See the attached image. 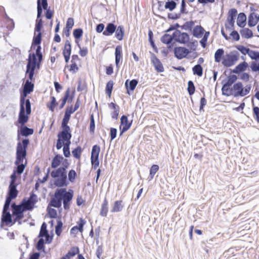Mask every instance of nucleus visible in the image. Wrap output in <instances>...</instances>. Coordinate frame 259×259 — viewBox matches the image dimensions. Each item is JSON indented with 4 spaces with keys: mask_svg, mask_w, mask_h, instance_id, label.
Returning <instances> with one entry per match:
<instances>
[{
    "mask_svg": "<svg viewBox=\"0 0 259 259\" xmlns=\"http://www.w3.org/2000/svg\"><path fill=\"white\" fill-rule=\"evenodd\" d=\"M192 71L194 75L200 77L203 74V68L201 65L197 64L192 68Z\"/></svg>",
    "mask_w": 259,
    "mask_h": 259,
    "instance_id": "41",
    "label": "nucleus"
},
{
    "mask_svg": "<svg viewBox=\"0 0 259 259\" xmlns=\"http://www.w3.org/2000/svg\"><path fill=\"white\" fill-rule=\"evenodd\" d=\"M28 92L23 90L20 91V110L18 114V123L24 124L26 123L31 113V103L29 99H26Z\"/></svg>",
    "mask_w": 259,
    "mask_h": 259,
    "instance_id": "3",
    "label": "nucleus"
},
{
    "mask_svg": "<svg viewBox=\"0 0 259 259\" xmlns=\"http://www.w3.org/2000/svg\"><path fill=\"white\" fill-rule=\"evenodd\" d=\"M228 96L231 95L234 97L239 96L242 97L243 95V84L241 82H237L233 85L229 92L228 93Z\"/></svg>",
    "mask_w": 259,
    "mask_h": 259,
    "instance_id": "14",
    "label": "nucleus"
},
{
    "mask_svg": "<svg viewBox=\"0 0 259 259\" xmlns=\"http://www.w3.org/2000/svg\"><path fill=\"white\" fill-rule=\"evenodd\" d=\"M173 40H174V36H173V34L170 35L168 33H165L161 36L160 38L161 42L166 45H169V44L171 43Z\"/></svg>",
    "mask_w": 259,
    "mask_h": 259,
    "instance_id": "35",
    "label": "nucleus"
},
{
    "mask_svg": "<svg viewBox=\"0 0 259 259\" xmlns=\"http://www.w3.org/2000/svg\"><path fill=\"white\" fill-rule=\"evenodd\" d=\"M179 1V0H167L164 5V8L169 10V11H172L177 6V3L176 1Z\"/></svg>",
    "mask_w": 259,
    "mask_h": 259,
    "instance_id": "33",
    "label": "nucleus"
},
{
    "mask_svg": "<svg viewBox=\"0 0 259 259\" xmlns=\"http://www.w3.org/2000/svg\"><path fill=\"white\" fill-rule=\"evenodd\" d=\"M237 14V10L235 8L229 10L228 12V18L227 21L230 25L232 28L234 27L235 20Z\"/></svg>",
    "mask_w": 259,
    "mask_h": 259,
    "instance_id": "21",
    "label": "nucleus"
},
{
    "mask_svg": "<svg viewBox=\"0 0 259 259\" xmlns=\"http://www.w3.org/2000/svg\"><path fill=\"white\" fill-rule=\"evenodd\" d=\"M159 166L157 164H153L150 169L149 180H152L155 174L159 170Z\"/></svg>",
    "mask_w": 259,
    "mask_h": 259,
    "instance_id": "49",
    "label": "nucleus"
},
{
    "mask_svg": "<svg viewBox=\"0 0 259 259\" xmlns=\"http://www.w3.org/2000/svg\"><path fill=\"white\" fill-rule=\"evenodd\" d=\"M86 223V221L82 218H80L78 222H77V225L75 227H77L78 230L80 233L83 231V227Z\"/></svg>",
    "mask_w": 259,
    "mask_h": 259,
    "instance_id": "54",
    "label": "nucleus"
},
{
    "mask_svg": "<svg viewBox=\"0 0 259 259\" xmlns=\"http://www.w3.org/2000/svg\"><path fill=\"white\" fill-rule=\"evenodd\" d=\"M138 83V81L136 79H133L131 80H126L125 82V87L127 91V93L130 95V91H133L135 89Z\"/></svg>",
    "mask_w": 259,
    "mask_h": 259,
    "instance_id": "23",
    "label": "nucleus"
},
{
    "mask_svg": "<svg viewBox=\"0 0 259 259\" xmlns=\"http://www.w3.org/2000/svg\"><path fill=\"white\" fill-rule=\"evenodd\" d=\"M151 62L157 72L161 73L164 71V68L162 64L160 62V60L153 53H152Z\"/></svg>",
    "mask_w": 259,
    "mask_h": 259,
    "instance_id": "17",
    "label": "nucleus"
},
{
    "mask_svg": "<svg viewBox=\"0 0 259 259\" xmlns=\"http://www.w3.org/2000/svg\"><path fill=\"white\" fill-rule=\"evenodd\" d=\"M132 122H129L127 116L123 115L120 118V125L119 126L120 136L126 132L131 127Z\"/></svg>",
    "mask_w": 259,
    "mask_h": 259,
    "instance_id": "16",
    "label": "nucleus"
},
{
    "mask_svg": "<svg viewBox=\"0 0 259 259\" xmlns=\"http://www.w3.org/2000/svg\"><path fill=\"white\" fill-rule=\"evenodd\" d=\"M250 68L253 72H258L259 71V63H257L255 61L251 62L250 64Z\"/></svg>",
    "mask_w": 259,
    "mask_h": 259,
    "instance_id": "64",
    "label": "nucleus"
},
{
    "mask_svg": "<svg viewBox=\"0 0 259 259\" xmlns=\"http://www.w3.org/2000/svg\"><path fill=\"white\" fill-rule=\"evenodd\" d=\"M41 40L42 33L41 31H36V33L34 31L30 50H35V51L37 52L41 51V47L40 44Z\"/></svg>",
    "mask_w": 259,
    "mask_h": 259,
    "instance_id": "12",
    "label": "nucleus"
},
{
    "mask_svg": "<svg viewBox=\"0 0 259 259\" xmlns=\"http://www.w3.org/2000/svg\"><path fill=\"white\" fill-rule=\"evenodd\" d=\"M44 5L40 0H37V18H41L42 15V10H47L48 7L44 8Z\"/></svg>",
    "mask_w": 259,
    "mask_h": 259,
    "instance_id": "38",
    "label": "nucleus"
},
{
    "mask_svg": "<svg viewBox=\"0 0 259 259\" xmlns=\"http://www.w3.org/2000/svg\"><path fill=\"white\" fill-rule=\"evenodd\" d=\"M174 53L177 59L181 60L186 58L190 53V51L185 47H176L174 48Z\"/></svg>",
    "mask_w": 259,
    "mask_h": 259,
    "instance_id": "15",
    "label": "nucleus"
},
{
    "mask_svg": "<svg viewBox=\"0 0 259 259\" xmlns=\"http://www.w3.org/2000/svg\"><path fill=\"white\" fill-rule=\"evenodd\" d=\"M18 193L19 191L18 190L8 188L5 204L10 205L12 200L15 199L17 197Z\"/></svg>",
    "mask_w": 259,
    "mask_h": 259,
    "instance_id": "18",
    "label": "nucleus"
},
{
    "mask_svg": "<svg viewBox=\"0 0 259 259\" xmlns=\"http://www.w3.org/2000/svg\"><path fill=\"white\" fill-rule=\"evenodd\" d=\"M187 91L190 96H192L194 94L195 92V87L193 81L189 80L188 81Z\"/></svg>",
    "mask_w": 259,
    "mask_h": 259,
    "instance_id": "51",
    "label": "nucleus"
},
{
    "mask_svg": "<svg viewBox=\"0 0 259 259\" xmlns=\"http://www.w3.org/2000/svg\"><path fill=\"white\" fill-rule=\"evenodd\" d=\"M174 40L180 44H186L189 42L190 36L187 32H182L179 30H176L173 32Z\"/></svg>",
    "mask_w": 259,
    "mask_h": 259,
    "instance_id": "13",
    "label": "nucleus"
},
{
    "mask_svg": "<svg viewBox=\"0 0 259 259\" xmlns=\"http://www.w3.org/2000/svg\"><path fill=\"white\" fill-rule=\"evenodd\" d=\"M248 55L252 60L255 61L259 60V52L258 51L250 49Z\"/></svg>",
    "mask_w": 259,
    "mask_h": 259,
    "instance_id": "53",
    "label": "nucleus"
},
{
    "mask_svg": "<svg viewBox=\"0 0 259 259\" xmlns=\"http://www.w3.org/2000/svg\"><path fill=\"white\" fill-rule=\"evenodd\" d=\"M73 197V191L69 189L68 191L65 188L57 189L54 196L51 198L49 205L59 208L62 206L63 201V207L65 210L70 208V202Z\"/></svg>",
    "mask_w": 259,
    "mask_h": 259,
    "instance_id": "2",
    "label": "nucleus"
},
{
    "mask_svg": "<svg viewBox=\"0 0 259 259\" xmlns=\"http://www.w3.org/2000/svg\"><path fill=\"white\" fill-rule=\"evenodd\" d=\"M35 247L37 250L42 251L44 252H45V240L44 238L39 239L35 245Z\"/></svg>",
    "mask_w": 259,
    "mask_h": 259,
    "instance_id": "46",
    "label": "nucleus"
},
{
    "mask_svg": "<svg viewBox=\"0 0 259 259\" xmlns=\"http://www.w3.org/2000/svg\"><path fill=\"white\" fill-rule=\"evenodd\" d=\"M116 30V25L113 22H110L106 24L105 30L103 32V35L105 36H111Z\"/></svg>",
    "mask_w": 259,
    "mask_h": 259,
    "instance_id": "19",
    "label": "nucleus"
},
{
    "mask_svg": "<svg viewBox=\"0 0 259 259\" xmlns=\"http://www.w3.org/2000/svg\"><path fill=\"white\" fill-rule=\"evenodd\" d=\"M108 202L107 199L105 198L102 204L100 214L102 217H106L108 211Z\"/></svg>",
    "mask_w": 259,
    "mask_h": 259,
    "instance_id": "37",
    "label": "nucleus"
},
{
    "mask_svg": "<svg viewBox=\"0 0 259 259\" xmlns=\"http://www.w3.org/2000/svg\"><path fill=\"white\" fill-rule=\"evenodd\" d=\"M29 55L27 59L26 66L35 71V69L39 70L40 68L41 62L43 60V55L41 51L31 53L30 50L28 51Z\"/></svg>",
    "mask_w": 259,
    "mask_h": 259,
    "instance_id": "5",
    "label": "nucleus"
},
{
    "mask_svg": "<svg viewBox=\"0 0 259 259\" xmlns=\"http://www.w3.org/2000/svg\"><path fill=\"white\" fill-rule=\"evenodd\" d=\"M10 182L8 187V188L11 189L17 190V187L18 186V184L16 181L17 180V177H15L14 175H11L10 177Z\"/></svg>",
    "mask_w": 259,
    "mask_h": 259,
    "instance_id": "43",
    "label": "nucleus"
},
{
    "mask_svg": "<svg viewBox=\"0 0 259 259\" xmlns=\"http://www.w3.org/2000/svg\"><path fill=\"white\" fill-rule=\"evenodd\" d=\"M122 201L117 200L114 202V205L111 210L112 212H120L122 210L123 206L122 205Z\"/></svg>",
    "mask_w": 259,
    "mask_h": 259,
    "instance_id": "36",
    "label": "nucleus"
},
{
    "mask_svg": "<svg viewBox=\"0 0 259 259\" xmlns=\"http://www.w3.org/2000/svg\"><path fill=\"white\" fill-rule=\"evenodd\" d=\"M51 100L50 102L47 104V107L51 111L54 112L55 108L58 105V103L57 102L56 99L54 96H52Z\"/></svg>",
    "mask_w": 259,
    "mask_h": 259,
    "instance_id": "40",
    "label": "nucleus"
},
{
    "mask_svg": "<svg viewBox=\"0 0 259 259\" xmlns=\"http://www.w3.org/2000/svg\"><path fill=\"white\" fill-rule=\"evenodd\" d=\"M51 176L56 179L54 181V185L58 187H67L69 184L67 180V173L64 171L63 168L60 167L55 168L51 172Z\"/></svg>",
    "mask_w": 259,
    "mask_h": 259,
    "instance_id": "4",
    "label": "nucleus"
},
{
    "mask_svg": "<svg viewBox=\"0 0 259 259\" xmlns=\"http://www.w3.org/2000/svg\"><path fill=\"white\" fill-rule=\"evenodd\" d=\"M259 21V15L251 13L248 18V25L250 27L255 26Z\"/></svg>",
    "mask_w": 259,
    "mask_h": 259,
    "instance_id": "24",
    "label": "nucleus"
},
{
    "mask_svg": "<svg viewBox=\"0 0 259 259\" xmlns=\"http://www.w3.org/2000/svg\"><path fill=\"white\" fill-rule=\"evenodd\" d=\"M204 32V29L201 25H196L193 28L192 34L196 38H201Z\"/></svg>",
    "mask_w": 259,
    "mask_h": 259,
    "instance_id": "29",
    "label": "nucleus"
},
{
    "mask_svg": "<svg viewBox=\"0 0 259 259\" xmlns=\"http://www.w3.org/2000/svg\"><path fill=\"white\" fill-rule=\"evenodd\" d=\"M30 141L28 138L23 139L20 142L17 144L16 149V160L14 164L16 167L14 168L12 174L11 175H14L17 177V175L20 176L24 171L26 165L27 161L23 163V161L26 159L27 156V149L29 144Z\"/></svg>",
    "mask_w": 259,
    "mask_h": 259,
    "instance_id": "1",
    "label": "nucleus"
},
{
    "mask_svg": "<svg viewBox=\"0 0 259 259\" xmlns=\"http://www.w3.org/2000/svg\"><path fill=\"white\" fill-rule=\"evenodd\" d=\"M34 88V84L28 80H26L23 85V90L28 93L31 94L33 92Z\"/></svg>",
    "mask_w": 259,
    "mask_h": 259,
    "instance_id": "34",
    "label": "nucleus"
},
{
    "mask_svg": "<svg viewBox=\"0 0 259 259\" xmlns=\"http://www.w3.org/2000/svg\"><path fill=\"white\" fill-rule=\"evenodd\" d=\"M23 199H25L23 203V206L25 208L26 210L31 211L34 207V204L27 199L26 198Z\"/></svg>",
    "mask_w": 259,
    "mask_h": 259,
    "instance_id": "48",
    "label": "nucleus"
},
{
    "mask_svg": "<svg viewBox=\"0 0 259 259\" xmlns=\"http://www.w3.org/2000/svg\"><path fill=\"white\" fill-rule=\"evenodd\" d=\"M246 24V16L243 12H241L238 15L237 25L240 28H244Z\"/></svg>",
    "mask_w": 259,
    "mask_h": 259,
    "instance_id": "28",
    "label": "nucleus"
},
{
    "mask_svg": "<svg viewBox=\"0 0 259 259\" xmlns=\"http://www.w3.org/2000/svg\"><path fill=\"white\" fill-rule=\"evenodd\" d=\"M95 130V122L94 117V115L92 114L90 116V132L94 134Z\"/></svg>",
    "mask_w": 259,
    "mask_h": 259,
    "instance_id": "59",
    "label": "nucleus"
},
{
    "mask_svg": "<svg viewBox=\"0 0 259 259\" xmlns=\"http://www.w3.org/2000/svg\"><path fill=\"white\" fill-rule=\"evenodd\" d=\"M26 74H27L28 75V79H27L26 80H28L30 81V82H32V81L34 80V71L31 69L27 66H26Z\"/></svg>",
    "mask_w": 259,
    "mask_h": 259,
    "instance_id": "52",
    "label": "nucleus"
},
{
    "mask_svg": "<svg viewBox=\"0 0 259 259\" xmlns=\"http://www.w3.org/2000/svg\"><path fill=\"white\" fill-rule=\"evenodd\" d=\"M186 7L187 5L186 0H182L180 10L181 13H182L183 14H187L188 13V11L187 10Z\"/></svg>",
    "mask_w": 259,
    "mask_h": 259,
    "instance_id": "61",
    "label": "nucleus"
},
{
    "mask_svg": "<svg viewBox=\"0 0 259 259\" xmlns=\"http://www.w3.org/2000/svg\"><path fill=\"white\" fill-rule=\"evenodd\" d=\"M248 66V63L245 61H243L237 65L232 72L235 74H239L245 71Z\"/></svg>",
    "mask_w": 259,
    "mask_h": 259,
    "instance_id": "27",
    "label": "nucleus"
},
{
    "mask_svg": "<svg viewBox=\"0 0 259 259\" xmlns=\"http://www.w3.org/2000/svg\"><path fill=\"white\" fill-rule=\"evenodd\" d=\"M25 200V199H23L19 204H17L15 202L11 203L10 207L14 218L13 224H15L17 221L22 220L24 218V213L26 209L23 206V203Z\"/></svg>",
    "mask_w": 259,
    "mask_h": 259,
    "instance_id": "7",
    "label": "nucleus"
},
{
    "mask_svg": "<svg viewBox=\"0 0 259 259\" xmlns=\"http://www.w3.org/2000/svg\"><path fill=\"white\" fill-rule=\"evenodd\" d=\"M194 25V22L193 21L191 20L190 21L186 22L183 25L180 26V27L182 29L184 30H192V27Z\"/></svg>",
    "mask_w": 259,
    "mask_h": 259,
    "instance_id": "50",
    "label": "nucleus"
},
{
    "mask_svg": "<svg viewBox=\"0 0 259 259\" xmlns=\"http://www.w3.org/2000/svg\"><path fill=\"white\" fill-rule=\"evenodd\" d=\"M236 48L239 52H240L242 54L244 55L246 54L248 55V53L250 50V49L246 48L242 45H238L236 47Z\"/></svg>",
    "mask_w": 259,
    "mask_h": 259,
    "instance_id": "57",
    "label": "nucleus"
},
{
    "mask_svg": "<svg viewBox=\"0 0 259 259\" xmlns=\"http://www.w3.org/2000/svg\"><path fill=\"white\" fill-rule=\"evenodd\" d=\"M10 205L5 204L3 206L1 220V227L2 228L4 225L12 226L13 224L14 218L10 212Z\"/></svg>",
    "mask_w": 259,
    "mask_h": 259,
    "instance_id": "8",
    "label": "nucleus"
},
{
    "mask_svg": "<svg viewBox=\"0 0 259 259\" xmlns=\"http://www.w3.org/2000/svg\"><path fill=\"white\" fill-rule=\"evenodd\" d=\"M75 95V90H74L72 94H70V89L68 88L65 92L63 97L62 98L68 103H70L72 102Z\"/></svg>",
    "mask_w": 259,
    "mask_h": 259,
    "instance_id": "30",
    "label": "nucleus"
},
{
    "mask_svg": "<svg viewBox=\"0 0 259 259\" xmlns=\"http://www.w3.org/2000/svg\"><path fill=\"white\" fill-rule=\"evenodd\" d=\"M63 159H64V157L62 155L59 154H56L51 162V167L54 169L57 168L60 165Z\"/></svg>",
    "mask_w": 259,
    "mask_h": 259,
    "instance_id": "26",
    "label": "nucleus"
},
{
    "mask_svg": "<svg viewBox=\"0 0 259 259\" xmlns=\"http://www.w3.org/2000/svg\"><path fill=\"white\" fill-rule=\"evenodd\" d=\"M100 152V147L98 145H95L92 147L91 158H99Z\"/></svg>",
    "mask_w": 259,
    "mask_h": 259,
    "instance_id": "42",
    "label": "nucleus"
},
{
    "mask_svg": "<svg viewBox=\"0 0 259 259\" xmlns=\"http://www.w3.org/2000/svg\"><path fill=\"white\" fill-rule=\"evenodd\" d=\"M113 81L112 80H109L107 82L106 85L105 92L109 98L111 97V93L113 88Z\"/></svg>",
    "mask_w": 259,
    "mask_h": 259,
    "instance_id": "45",
    "label": "nucleus"
},
{
    "mask_svg": "<svg viewBox=\"0 0 259 259\" xmlns=\"http://www.w3.org/2000/svg\"><path fill=\"white\" fill-rule=\"evenodd\" d=\"M25 124H21L20 127L18 129L19 134H21V136L23 137H28L32 135L34 133V130L32 128H29L25 125Z\"/></svg>",
    "mask_w": 259,
    "mask_h": 259,
    "instance_id": "22",
    "label": "nucleus"
},
{
    "mask_svg": "<svg viewBox=\"0 0 259 259\" xmlns=\"http://www.w3.org/2000/svg\"><path fill=\"white\" fill-rule=\"evenodd\" d=\"M240 29V33L242 37L245 38H250L253 36V32L252 30L248 28H242Z\"/></svg>",
    "mask_w": 259,
    "mask_h": 259,
    "instance_id": "31",
    "label": "nucleus"
},
{
    "mask_svg": "<svg viewBox=\"0 0 259 259\" xmlns=\"http://www.w3.org/2000/svg\"><path fill=\"white\" fill-rule=\"evenodd\" d=\"M239 56V54L237 51L232 52L226 55V58L223 59L222 63L226 67H231L238 60Z\"/></svg>",
    "mask_w": 259,
    "mask_h": 259,
    "instance_id": "10",
    "label": "nucleus"
},
{
    "mask_svg": "<svg viewBox=\"0 0 259 259\" xmlns=\"http://www.w3.org/2000/svg\"><path fill=\"white\" fill-rule=\"evenodd\" d=\"M122 58V46L118 45L116 47L115 50V63L117 68H119V63Z\"/></svg>",
    "mask_w": 259,
    "mask_h": 259,
    "instance_id": "20",
    "label": "nucleus"
},
{
    "mask_svg": "<svg viewBox=\"0 0 259 259\" xmlns=\"http://www.w3.org/2000/svg\"><path fill=\"white\" fill-rule=\"evenodd\" d=\"M58 139L56 142V147L57 150H60L63 147V152L64 156L66 158L70 157V145L72 135L57 136Z\"/></svg>",
    "mask_w": 259,
    "mask_h": 259,
    "instance_id": "6",
    "label": "nucleus"
},
{
    "mask_svg": "<svg viewBox=\"0 0 259 259\" xmlns=\"http://www.w3.org/2000/svg\"><path fill=\"white\" fill-rule=\"evenodd\" d=\"M82 149L80 146H78L77 147L72 150V154L74 158L76 159H80Z\"/></svg>",
    "mask_w": 259,
    "mask_h": 259,
    "instance_id": "47",
    "label": "nucleus"
},
{
    "mask_svg": "<svg viewBox=\"0 0 259 259\" xmlns=\"http://www.w3.org/2000/svg\"><path fill=\"white\" fill-rule=\"evenodd\" d=\"M83 31L82 28H78L74 29L73 31V35L75 38V42L77 44H79V40L82 37Z\"/></svg>",
    "mask_w": 259,
    "mask_h": 259,
    "instance_id": "32",
    "label": "nucleus"
},
{
    "mask_svg": "<svg viewBox=\"0 0 259 259\" xmlns=\"http://www.w3.org/2000/svg\"><path fill=\"white\" fill-rule=\"evenodd\" d=\"M117 130L116 128L114 127H111L110 128V141H113L117 136Z\"/></svg>",
    "mask_w": 259,
    "mask_h": 259,
    "instance_id": "63",
    "label": "nucleus"
},
{
    "mask_svg": "<svg viewBox=\"0 0 259 259\" xmlns=\"http://www.w3.org/2000/svg\"><path fill=\"white\" fill-rule=\"evenodd\" d=\"M48 214L51 219H55L57 218V211L53 208L47 207Z\"/></svg>",
    "mask_w": 259,
    "mask_h": 259,
    "instance_id": "55",
    "label": "nucleus"
},
{
    "mask_svg": "<svg viewBox=\"0 0 259 259\" xmlns=\"http://www.w3.org/2000/svg\"><path fill=\"white\" fill-rule=\"evenodd\" d=\"M70 117L71 116L64 113L61 125L62 130L58 133L57 136L72 135L70 127L68 125Z\"/></svg>",
    "mask_w": 259,
    "mask_h": 259,
    "instance_id": "11",
    "label": "nucleus"
},
{
    "mask_svg": "<svg viewBox=\"0 0 259 259\" xmlns=\"http://www.w3.org/2000/svg\"><path fill=\"white\" fill-rule=\"evenodd\" d=\"M77 177L76 172L74 169H71L69 171L68 174V181L72 183L74 181Z\"/></svg>",
    "mask_w": 259,
    "mask_h": 259,
    "instance_id": "56",
    "label": "nucleus"
},
{
    "mask_svg": "<svg viewBox=\"0 0 259 259\" xmlns=\"http://www.w3.org/2000/svg\"><path fill=\"white\" fill-rule=\"evenodd\" d=\"M182 14H183L181 13L180 12L179 13H169L167 14V18L168 19H170V20H178V19H180L181 17Z\"/></svg>",
    "mask_w": 259,
    "mask_h": 259,
    "instance_id": "58",
    "label": "nucleus"
},
{
    "mask_svg": "<svg viewBox=\"0 0 259 259\" xmlns=\"http://www.w3.org/2000/svg\"><path fill=\"white\" fill-rule=\"evenodd\" d=\"M87 88V85L85 83H82L81 78H79L78 80V85L77 87V91L78 92H81L84 91Z\"/></svg>",
    "mask_w": 259,
    "mask_h": 259,
    "instance_id": "62",
    "label": "nucleus"
},
{
    "mask_svg": "<svg viewBox=\"0 0 259 259\" xmlns=\"http://www.w3.org/2000/svg\"><path fill=\"white\" fill-rule=\"evenodd\" d=\"M115 37L118 40H122L125 35V29L123 25L116 26V30L114 32Z\"/></svg>",
    "mask_w": 259,
    "mask_h": 259,
    "instance_id": "25",
    "label": "nucleus"
},
{
    "mask_svg": "<svg viewBox=\"0 0 259 259\" xmlns=\"http://www.w3.org/2000/svg\"><path fill=\"white\" fill-rule=\"evenodd\" d=\"M237 79V76L235 74L230 75L227 79H224L222 81V93L224 96L228 97V93L229 92L230 87L234 84Z\"/></svg>",
    "mask_w": 259,
    "mask_h": 259,
    "instance_id": "9",
    "label": "nucleus"
},
{
    "mask_svg": "<svg viewBox=\"0 0 259 259\" xmlns=\"http://www.w3.org/2000/svg\"><path fill=\"white\" fill-rule=\"evenodd\" d=\"M79 252V248L78 247H72L71 249L64 256L67 259H70L74 256Z\"/></svg>",
    "mask_w": 259,
    "mask_h": 259,
    "instance_id": "44",
    "label": "nucleus"
},
{
    "mask_svg": "<svg viewBox=\"0 0 259 259\" xmlns=\"http://www.w3.org/2000/svg\"><path fill=\"white\" fill-rule=\"evenodd\" d=\"M252 111L255 120L259 123V107L253 104Z\"/></svg>",
    "mask_w": 259,
    "mask_h": 259,
    "instance_id": "60",
    "label": "nucleus"
},
{
    "mask_svg": "<svg viewBox=\"0 0 259 259\" xmlns=\"http://www.w3.org/2000/svg\"><path fill=\"white\" fill-rule=\"evenodd\" d=\"M224 55V50L223 49H218L214 53L215 62L219 63L221 62Z\"/></svg>",
    "mask_w": 259,
    "mask_h": 259,
    "instance_id": "39",
    "label": "nucleus"
}]
</instances>
